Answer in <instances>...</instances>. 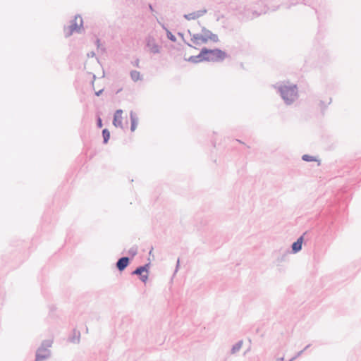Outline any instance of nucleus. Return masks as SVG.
<instances>
[{
    "label": "nucleus",
    "instance_id": "10",
    "mask_svg": "<svg viewBox=\"0 0 361 361\" xmlns=\"http://www.w3.org/2000/svg\"><path fill=\"white\" fill-rule=\"evenodd\" d=\"M122 114V109H117L114 114L113 125L116 128H123Z\"/></svg>",
    "mask_w": 361,
    "mask_h": 361
},
{
    "label": "nucleus",
    "instance_id": "16",
    "mask_svg": "<svg viewBox=\"0 0 361 361\" xmlns=\"http://www.w3.org/2000/svg\"><path fill=\"white\" fill-rule=\"evenodd\" d=\"M302 160L307 162L310 161H318V165L320 164V161L317 159V157L309 155V154H303L302 156Z\"/></svg>",
    "mask_w": 361,
    "mask_h": 361
},
{
    "label": "nucleus",
    "instance_id": "31",
    "mask_svg": "<svg viewBox=\"0 0 361 361\" xmlns=\"http://www.w3.org/2000/svg\"><path fill=\"white\" fill-rule=\"evenodd\" d=\"M157 20L158 23H159V24L161 25V27H162V29H163V30H164L166 32V30H168V29H167V27H166V25H165L164 23H161L158 19H157Z\"/></svg>",
    "mask_w": 361,
    "mask_h": 361
},
{
    "label": "nucleus",
    "instance_id": "2",
    "mask_svg": "<svg viewBox=\"0 0 361 361\" xmlns=\"http://www.w3.org/2000/svg\"><path fill=\"white\" fill-rule=\"evenodd\" d=\"M83 29V20L80 15H76L75 18L70 21V25L64 26L63 32L65 37H69L73 32L81 33Z\"/></svg>",
    "mask_w": 361,
    "mask_h": 361
},
{
    "label": "nucleus",
    "instance_id": "34",
    "mask_svg": "<svg viewBox=\"0 0 361 361\" xmlns=\"http://www.w3.org/2000/svg\"><path fill=\"white\" fill-rule=\"evenodd\" d=\"M95 56L94 51H92L87 54L88 57H94Z\"/></svg>",
    "mask_w": 361,
    "mask_h": 361
},
{
    "label": "nucleus",
    "instance_id": "33",
    "mask_svg": "<svg viewBox=\"0 0 361 361\" xmlns=\"http://www.w3.org/2000/svg\"><path fill=\"white\" fill-rule=\"evenodd\" d=\"M104 92V89L99 90V91L95 92V95L99 97Z\"/></svg>",
    "mask_w": 361,
    "mask_h": 361
},
{
    "label": "nucleus",
    "instance_id": "9",
    "mask_svg": "<svg viewBox=\"0 0 361 361\" xmlns=\"http://www.w3.org/2000/svg\"><path fill=\"white\" fill-rule=\"evenodd\" d=\"M146 46L149 48L150 52L153 54H159L160 52V47L155 42L153 37H148Z\"/></svg>",
    "mask_w": 361,
    "mask_h": 361
},
{
    "label": "nucleus",
    "instance_id": "32",
    "mask_svg": "<svg viewBox=\"0 0 361 361\" xmlns=\"http://www.w3.org/2000/svg\"><path fill=\"white\" fill-rule=\"evenodd\" d=\"M139 63H140V60L138 59H137L133 63V66H135V67H137L139 68Z\"/></svg>",
    "mask_w": 361,
    "mask_h": 361
},
{
    "label": "nucleus",
    "instance_id": "30",
    "mask_svg": "<svg viewBox=\"0 0 361 361\" xmlns=\"http://www.w3.org/2000/svg\"><path fill=\"white\" fill-rule=\"evenodd\" d=\"M179 266H180V259L178 258L177 259V262H176V269H175V271H174V274L178 271V270L179 269Z\"/></svg>",
    "mask_w": 361,
    "mask_h": 361
},
{
    "label": "nucleus",
    "instance_id": "12",
    "mask_svg": "<svg viewBox=\"0 0 361 361\" xmlns=\"http://www.w3.org/2000/svg\"><path fill=\"white\" fill-rule=\"evenodd\" d=\"M130 119L131 122L130 130L133 132L135 130L138 123V117L133 111H130Z\"/></svg>",
    "mask_w": 361,
    "mask_h": 361
},
{
    "label": "nucleus",
    "instance_id": "15",
    "mask_svg": "<svg viewBox=\"0 0 361 361\" xmlns=\"http://www.w3.org/2000/svg\"><path fill=\"white\" fill-rule=\"evenodd\" d=\"M332 99L331 98H329V101L328 103H326L323 100H319L318 103V106L320 108L321 112L322 114H324L325 110L327 109L328 106L331 103Z\"/></svg>",
    "mask_w": 361,
    "mask_h": 361
},
{
    "label": "nucleus",
    "instance_id": "1",
    "mask_svg": "<svg viewBox=\"0 0 361 361\" xmlns=\"http://www.w3.org/2000/svg\"><path fill=\"white\" fill-rule=\"evenodd\" d=\"M274 87L277 89V92L286 105L292 104L298 98V87L296 85H280L279 86L275 85Z\"/></svg>",
    "mask_w": 361,
    "mask_h": 361
},
{
    "label": "nucleus",
    "instance_id": "26",
    "mask_svg": "<svg viewBox=\"0 0 361 361\" xmlns=\"http://www.w3.org/2000/svg\"><path fill=\"white\" fill-rule=\"evenodd\" d=\"M95 44L98 49H100L102 51H106V49L104 47H101V42H100V39L99 38H97L96 39Z\"/></svg>",
    "mask_w": 361,
    "mask_h": 361
},
{
    "label": "nucleus",
    "instance_id": "5",
    "mask_svg": "<svg viewBox=\"0 0 361 361\" xmlns=\"http://www.w3.org/2000/svg\"><path fill=\"white\" fill-rule=\"evenodd\" d=\"M149 268L150 262L146 263L144 265L137 267L132 271L131 274L138 276L142 282L146 283L149 278Z\"/></svg>",
    "mask_w": 361,
    "mask_h": 361
},
{
    "label": "nucleus",
    "instance_id": "21",
    "mask_svg": "<svg viewBox=\"0 0 361 361\" xmlns=\"http://www.w3.org/2000/svg\"><path fill=\"white\" fill-rule=\"evenodd\" d=\"M207 39V42L210 39L213 42H219V37L217 35L214 33H210V36H208L207 37H205Z\"/></svg>",
    "mask_w": 361,
    "mask_h": 361
},
{
    "label": "nucleus",
    "instance_id": "24",
    "mask_svg": "<svg viewBox=\"0 0 361 361\" xmlns=\"http://www.w3.org/2000/svg\"><path fill=\"white\" fill-rule=\"evenodd\" d=\"M183 17H184V18H185L188 20H191L197 19L194 12L190 13H188V14H184Z\"/></svg>",
    "mask_w": 361,
    "mask_h": 361
},
{
    "label": "nucleus",
    "instance_id": "4",
    "mask_svg": "<svg viewBox=\"0 0 361 361\" xmlns=\"http://www.w3.org/2000/svg\"><path fill=\"white\" fill-rule=\"evenodd\" d=\"M51 345V340H44L36 351L35 361H44L49 358L51 355V351L49 348Z\"/></svg>",
    "mask_w": 361,
    "mask_h": 361
},
{
    "label": "nucleus",
    "instance_id": "19",
    "mask_svg": "<svg viewBox=\"0 0 361 361\" xmlns=\"http://www.w3.org/2000/svg\"><path fill=\"white\" fill-rule=\"evenodd\" d=\"M138 247L137 245L132 246L128 251V253L130 255L131 260L137 254Z\"/></svg>",
    "mask_w": 361,
    "mask_h": 361
},
{
    "label": "nucleus",
    "instance_id": "35",
    "mask_svg": "<svg viewBox=\"0 0 361 361\" xmlns=\"http://www.w3.org/2000/svg\"><path fill=\"white\" fill-rule=\"evenodd\" d=\"M148 7L152 12H155V11L154 10L153 6L151 4H149Z\"/></svg>",
    "mask_w": 361,
    "mask_h": 361
},
{
    "label": "nucleus",
    "instance_id": "3",
    "mask_svg": "<svg viewBox=\"0 0 361 361\" xmlns=\"http://www.w3.org/2000/svg\"><path fill=\"white\" fill-rule=\"evenodd\" d=\"M205 61L221 62L228 56V54L219 48L209 49L204 47Z\"/></svg>",
    "mask_w": 361,
    "mask_h": 361
},
{
    "label": "nucleus",
    "instance_id": "17",
    "mask_svg": "<svg viewBox=\"0 0 361 361\" xmlns=\"http://www.w3.org/2000/svg\"><path fill=\"white\" fill-rule=\"evenodd\" d=\"M243 343V342L242 340L238 341L235 345H233L232 346L231 350V353L235 354L237 352H238L240 350V348H242Z\"/></svg>",
    "mask_w": 361,
    "mask_h": 361
},
{
    "label": "nucleus",
    "instance_id": "18",
    "mask_svg": "<svg viewBox=\"0 0 361 361\" xmlns=\"http://www.w3.org/2000/svg\"><path fill=\"white\" fill-rule=\"evenodd\" d=\"M102 137H103V143H108L110 139V132L107 128H104L102 131Z\"/></svg>",
    "mask_w": 361,
    "mask_h": 361
},
{
    "label": "nucleus",
    "instance_id": "11",
    "mask_svg": "<svg viewBox=\"0 0 361 361\" xmlns=\"http://www.w3.org/2000/svg\"><path fill=\"white\" fill-rule=\"evenodd\" d=\"M68 341L72 343L78 344L80 341V332L73 329L72 334L69 336Z\"/></svg>",
    "mask_w": 361,
    "mask_h": 361
},
{
    "label": "nucleus",
    "instance_id": "25",
    "mask_svg": "<svg viewBox=\"0 0 361 361\" xmlns=\"http://www.w3.org/2000/svg\"><path fill=\"white\" fill-rule=\"evenodd\" d=\"M202 32H203L204 37H207L208 36H210V33H212L209 30L207 29L205 27H203L202 28Z\"/></svg>",
    "mask_w": 361,
    "mask_h": 361
},
{
    "label": "nucleus",
    "instance_id": "22",
    "mask_svg": "<svg viewBox=\"0 0 361 361\" xmlns=\"http://www.w3.org/2000/svg\"><path fill=\"white\" fill-rule=\"evenodd\" d=\"M290 253V251L288 250H286L283 251V254H282V256L281 257H278L277 258V262L279 263V262H281L283 261H285L286 259V257H287V255Z\"/></svg>",
    "mask_w": 361,
    "mask_h": 361
},
{
    "label": "nucleus",
    "instance_id": "28",
    "mask_svg": "<svg viewBox=\"0 0 361 361\" xmlns=\"http://www.w3.org/2000/svg\"><path fill=\"white\" fill-rule=\"evenodd\" d=\"M178 35L180 36L182 38V39L184 42V43L186 44L188 47H193L190 43L186 42V40L184 38L183 33L179 32H178Z\"/></svg>",
    "mask_w": 361,
    "mask_h": 361
},
{
    "label": "nucleus",
    "instance_id": "36",
    "mask_svg": "<svg viewBox=\"0 0 361 361\" xmlns=\"http://www.w3.org/2000/svg\"><path fill=\"white\" fill-rule=\"evenodd\" d=\"M310 345H311L310 344H308L307 345H306V346L305 347V348H304V349H302V350H304V352H305L307 349H308V348L310 347Z\"/></svg>",
    "mask_w": 361,
    "mask_h": 361
},
{
    "label": "nucleus",
    "instance_id": "14",
    "mask_svg": "<svg viewBox=\"0 0 361 361\" xmlns=\"http://www.w3.org/2000/svg\"><path fill=\"white\" fill-rule=\"evenodd\" d=\"M130 75L133 81L137 82L143 79L142 75L137 71L133 70L130 72Z\"/></svg>",
    "mask_w": 361,
    "mask_h": 361
},
{
    "label": "nucleus",
    "instance_id": "29",
    "mask_svg": "<svg viewBox=\"0 0 361 361\" xmlns=\"http://www.w3.org/2000/svg\"><path fill=\"white\" fill-rule=\"evenodd\" d=\"M303 353H304V350H300V351H299V352H298V353H296V355L292 357V360H295L296 358H298V357H300V355H302V354Z\"/></svg>",
    "mask_w": 361,
    "mask_h": 361
},
{
    "label": "nucleus",
    "instance_id": "7",
    "mask_svg": "<svg viewBox=\"0 0 361 361\" xmlns=\"http://www.w3.org/2000/svg\"><path fill=\"white\" fill-rule=\"evenodd\" d=\"M185 60L192 63H197L200 62L205 61L204 47L201 49L199 54L196 56H191L188 59H185Z\"/></svg>",
    "mask_w": 361,
    "mask_h": 361
},
{
    "label": "nucleus",
    "instance_id": "20",
    "mask_svg": "<svg viewBox=\"0 0 361 361\" xmlns=\"http://www.w3.org/2000/svg\"><path fill=\"white\" fill-rule=\"evenodd\" d=\"M166 34L167 38L169 40H171L173 42H176L177 39H176V36L169 30H166Z\"/></svg>",
    "mask_w": 361,
    "mask_h": 361
},
{
    "label": "nucleus",
    "instance_id": "13",
    "mask_svg": "<svg viewBox=\"0 0 361 361\" xmlns=\"http://www.w3.org/2000/svg\"><path fill=\"white\" fill-rule=\"evenodd\" d=\"M188 34L192 36V42L195 44H200L198 40H201L203 43L207 42V39L203 37L201 34H193L192 35L190 30H188Z\"/></svg>",
    "mask_w": 361,
    "mask_h": 361
},
{
    "label": "nucleus",
    "instance_id": "27",
    "mask_svg": "<svg viewBox=\"0 0 361 361\" xmlns=\"http://www.w3.org/2000/svg\"><path fill=\"white\" fill-rule=\"evenodd\" d=\"M96 124L98 128H101L103 126L102 120L99 116H97Z\"/></svg>",
    "mask_w": 361,
    "mask_h": 361
},
{
    "label": "nucleus",
    "instance_id": "8",
    "mask_svg": "<svg viewBox=\"0 0 361 361\" xmlns=\"http://www.w3.org/2000/svg\"><path fill=\"white\" fill-rule=\"evenodd\" d=\"M305 234V233L300 235L295 242L292 243L291 251L290 252L296 254L302 250Z\"/></svg>",
    "mask_w": 361,
    "mask_h": 361
},
{
    "label": "nucleus",
    "instance_id": "23",
    "mask_svg": "<svg viewBox=\"0 0 361 361\" xmlns=\"http://www.w3.org/2000/svg\"><path fill=\"white\" fill-rule=\"evenodd\" d=\"M207 9H202V10H199V11H195V16L197 18L203 16L205 13H207Z\"/></svg>",
    "mask_w": 361,
    "mask_h": 361
},
{
    "label": "nucleus",
    "instance_id": "6",
    "mask_svg": "<svg viewBox=\"0 0 361 361\" xmlns=\"http://www.w3.org/2000/svg\"><path fill=\"white\" fill-rule=\"evenodd\" d=\"M130 261L131 258L129 257H121L117 260L116 263V267L120 272H121L128 267L130 263Z\"/></svg>",
    "mask_w": 361,
    "mask_h": 361
},
{
    "label": "nucleus",
    "instance_id": "37",
    "mask_svg": "<svg viewBox=\"0 0 361 361\" xmlns=\"http://www.w3.org/2000/svg\"><path fill=\"white\" fill-rule=\"evenodd\" d=\"M87 332H88V329H87V327H86V333H87Z\"/></svg>",
    "mask_w": 361,
    "mask_h": 361
}]
</instances>
